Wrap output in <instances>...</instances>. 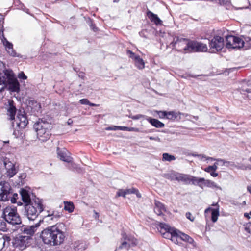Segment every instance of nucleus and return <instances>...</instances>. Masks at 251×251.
Segmentation results:
<instances>
[{
	"label": "nucleus",
	"mask_w": 251,
	"mask_h": 251,
	"mask_svg": "<svg viewBox=\"0 0 251 251\" xmlns=\"http://www.w3.org/2000/svg\"><path fill=\"white\" fill-rule=\"evenodd\" d=\"M64 227V224L57 223L44 229L40 237L45 244L50 246L60 245L64 243L66 237L65 232L62 230Z\"/></svg>",
	"instance_id": "1"
},
{
	"label": "nucleus",
	"mask_w": 251,
	"mask_h": 251,
	"mask_svg": "<svg viewBox=\"0 0 251 251\" xmlns=\"http://www.w3.org/2000/svg\"><path fill=\"white\" fill-rule=\"evenodd\" d=\"M9 86V90L12 92H18L20 90V84L13 71L10 69H4L0 72V92Z\"/></svg>",
	"instance_id": "2"
},
{
	"label": "nucleus",
	"mask_w": 251,
	"mask_h": 251,
	"mask_svg": "<svg viewBox=\"0 0 251 251\" xmlns=\"http://www.w3.org/2000/svg\"><path fill=\"white\" fill-rule=\"evenodd\" d=\"M37 133V137L42 142L48 140L51 135L50 131L52 128L51 123L43 119H39L33 126Z\"/></svg>",
	"instance_id": "3"
},
{
	"label": "nucleus",
	"mask_w": 251,
	"mask_h": 251,
	"mask_svg": "<svg viewBox=\"0 0 251 251\" xmlns=\"http://www.w3.org/2000/svg\"><path fill=\"white\" fill-rule=\"evenodd\" d=\"M44 209L41 200L38 198L32 199L31 203L25 205V213L30 220H34Z\"/></svg>",
	"instance_id": "4"
},
{
	"label": "nucleus",
	"mask_w": 251,
	"mask_h": 251,
	"mask_svg": "<svg viewBox=\"0 0 251 251\" xmlns=\"http://www.w3.org/2000/svg\"><path fill=\"white\" fill-rule=\"evenodd\" d=\"M3 214L5 220L12 225H19L22 222L16 207L7 206L4 209Z\"/></svg>",
	"instance_id": "5"
},
{
	"label": "nucleus",
	"mask_w": 251,
	"mask_h": 251,
	"mask_svg": "<svg viewBox=\"0 0 251 251\" xmlns=\"http://www.w3.org/2000/svg\"><path fill=\"white\" fill-rule=\"evenodd\" d=\"M190 41V40L188 39L175 36L170 43V45L173 49L177 51L184 53H189Z\"/></svg>",
	"instance_id": "6"
},
{
	"label": "nucleus",
	"mask_w": 251,
	"mask_h": 251,
	"mask_svg": "<svg viewBox=\"0 0 251 251\" xmlns=\"http://www.w3.org/2000/svg\"><path fill=\"white\" fill-rule=\"evenodd\" d=\"M159 227L160 228V232L163 237L165 238L171 240L175 243L177 241V230L171 228L168 225L160 223L159 224Z\"/></svg>",
	"instance_id": "7"
},
{
	"label": "nucleus",
	"mask_w": 251,
	"mask_h": 251,
	"mask_svg": "<svg viewBox=\"0 0 251 251\" xmlns=\"http://www.w3.org/2000/svg\"><path fill=\"white\" fill-rule=\"evenodd\" d=\"M226 46L228 49L243 48V39L239 37L233 35L226 36Z\"/></svg>",
	"instance_id": "8"
},
{
	"label": "nucleus",
	"mask_w": 251,
	"mask_h": 251,
	"mask_svg": "<svg viewBox=\"0 0 251 251\" xmlns=\"http://www.w3.org/2000/svg\"><path fill=\"white\" fill-rule=\"evenodd\" d=\"M189 45V53L206 52L208 50L206 44L195 40H190Z\"/></svg>",
	"instance_id": "9"
},
{
	"label": "nucleus",
	"mask_w": 251,
	"mask_h": 251,
	"mask_svg": "<svg viewBox=\"0 0 251 251\" xmlns=\"http://www.w3.org/2000/svg\"><path fill=\"white\" fill-rule=\"evenodd\" d=\"M11 188L7 182L0 183V201H6L11 198Z\"/></svg>",
	"instance_id": "10"
},
{
	"label": "nucleus",
	"mask_w": 251,
	"mask_h": 251,
	"mask_svg": "<svg viewBox=\"0 0 251 251\" xmlns=\"http://www.w3.org/2000/svg\"><path fill=\"white\" fill-rule=\"evenodd\" d=\"M209 47L211 49H215L216 51H220L224 46V39L223 37L215 35L209 41Z\"/></svg>",
	"instance_id": "11"
},
{
	"label": "nucleus",
	"mask_w": 251,
	"mask_h": 251,
	"mask_svg": "<svg viewBox=\"0 0 251 251\" xmlns=\"http://www.w3.org/2000/svg\"><path fill=\"white\" fill-rule=\"evenodd\" d=\"M3 162L5 169L7 170L6 174L9 177H13L18 172L15 165L9 158L5 157L3 158Z\"/></svg>",
	"instance_id": "12"
},
{
	"label": "nucleus",
	"mask_w": 251,
	"mask_h": 251,
	"mask_svg": "<svg viewBox=\"0 0 251 251\" xmlns=\"http://www.w3.org/2000/svg\"><path fill=\"white\" fill-rule=\"evenodd\" d=\"M196 185L201 188H203V187H207L212 189H221V187L214 181L209 179H205L204 178L197 177Z\"/></svg>",
	"instance_id": "13"
},
{
	"label": "nucleus",
	"mask_w": 251,
	"mask_h": 251,
	"mask_svg": "<svg viewBox=\"0 0 251 251\" xmlns=\"http://www.w3.org/2000/svg\"><path fill=\"white\" fill-rule=\"evenodd\" d=\"M126 53L128 55L129 57L134 60L135 65L138 69L142 70L145 68V62L139 55H136L129 50H126Z\"/></svg>",
	"instance_id": "14"
},
{
	"label": "nucleus",
	"mask_w": 251,
	"mask_h": 251,
	"mask_svg": "<svg viewBox=\"0 0 251 251\" xmlns=\"http://www.w3.org/2000/svg\"><path fill=\"white\" fill-rule=\"evenodd\" d=\"M6 109L7 110V115L9 117V119L12 121L15 120V115L17 112L15 104L12 100H8V104H6Z\"/></svg>",
	"instance_id": "15"
},
{
	"label": "nucleus",
	"mask_w": 251,
	"mask_h": 251,
	"mask_svg": "<svg viewBox=\"0 0 251 251\" xmlns=\"http://www.w3.org/2000/svg\"><path fill=\"white\" fill-rule=\"evenodd\" d=\"M16 123L20 128H24L26 126L28 121L25 111H19L17 116Z\"/></svg>",
	"instance_id": "16"
},
{
	"label": "nucleus",
	"mask_w": 251,
	"mask_h": 251,
	"mask_svg": "<svg viewBox=\"0 0 251 251\" xmlns=\"http://www.w3.org/2000/svg\"><path fill=\"white\" fill-rule=\"evenodd\" d=\"M197 177L185 174H179L176 179L178 181L184 182L185 184H189L192 183L193 185H196Z\"/></svg>",
	"instance_id": "17"
},
{
	"label": "nucleus",
	"mask_w": 251,
	"mask_h": 251,
	"mask_svg": "<svg viewBox=\"0 0 251 251\" xmlns=\"http://www.w3.org/2000/svg\"><path fill=\"white\" fill-rule=\"evenodd\" d=\"M27 240H28V237L20 236L15 239L14 245L16 247L25 248L26 247V245L28 243V242H27Z\"/></svg>",
	"instance_id": "18"
},
{
	"label": "nucleus",
	"mask_w": 251,
	"mask_h": 251,
	"mask_svg": "<svg viewBox=\"0 0 251 251\" xmlns=\"http://www.w3.org/2000/svg\"><path fill=\"white\" fill-rule=\"evenodd\" d=\"M57 151L58 157L61 160L68 163H71L72 162L73 158L66 155V150L65 149L60 150L59 148H57Z\"/></svg>",
	"instance_id": "19"
},
{
	"label": "nucleus",
	"mask_w": 251,
	"mask_h": 251,
	"mask_svg": "<svg viewBox=\"0 0 251 251\" xmlns=\"http://www.w3.org/2000/svg\"><path fill=\"white\" fill-rule=\"evenodd\" d=\"M147 16L150 21L154 23L156 25H161L162 21L160 19L156 14H154L151 11L148 10L147 12Z\"/></svg>",
	"instance_id": "20"
},
{
	"label": "nucleus",
	"mask_w": 251,
	"mask_h": 251,
	"mask_svg": "<svg viewBox=\"0 0 251 251\" xmlns=\"http://www.w3.org/2000/svg\"><path fill=\"white\" fill-rule=\"evenodd\" d=\"M39 226V225L31 226H26L23 228V233L24 234H26L27 236L26 237H28V239L30 238V237L33 235L36 231L37 227Z\"/></svg>",
	"instance_id": "21"
},
{
	"label": "nucleus",
	"mask_w": 251,
	"mask_h": 251,
	"mask_svg": "<svg viewBox=\"0 0 251 251\" xmlns=\"http://www.w3.org/2000/svg\"><path fill=\"white\" fill-rule=\"evenodd\" d=\"M4 29L3 27L0 29V36L1 40L3 43V45L5 46L7 50H13V44L9 42L7 39L5 37L4 35Z\"/></svg>",
	"instance_id": "22"
},
{
	"label": "nucleus",
	"mask_w": 251,
	"mask_h": 251,
	"mask_svg": "<svg viewBox=\"0 0 251 251\" xmlns=\"http://www.w3.org/2000/svg\"><path fill=\"white\" fill-rule=\"evenodd\" d=\"M154 212L158 215H161L166 211L165 205L159 201H155Z\"/></svg>",
	"instance_id": "23"
},
{
	"label": "nucleus",
	"mask_w": 251,
	"mask_h": 251,
	"mask_svg": "<svg viewBox=\"0 0 251 251\" xmlns=\"http://www.w3.org/2000/svg\"><path fill=\"white\" fill-rule=\"evenodd\" d=\"M177 240L179 238L189 243H192L194 241L193 238H191L190 236L185 233L179 231L178 230H177ZM176 242H177V240L176 241Z\"/></svg>",
	"instance_id": "24"
},
{
	"label": "nucleus",
	"mask_w": 251,
	"mask_h": 251,
	"mask_svg": "<svg viewBox=\"0 0 251 251\" xmlns=\"http://www.w3.org/2000/svg\"><path fill=\"white\" fill-rule=\"evenodd\" d=\"M21 195L22 199L25 204L31 203L32 200L30 199V195L27 191L25 189H22L21 192Z\"/></svg>",
	"instance_id": "25"
},
{
	"label": "nucleus",
	"mask_w": 251,
	"mask_h": 251,
	"mask_svg": "<svg viewBox=\"0 0 251 251\" xmlns=\"http://www.w3.org/2000/svg\"><path fill=\"white\" fill-rule=\"evenodd\" d=\"M147 120L153 126L156 128H162L164 127L165 125L162 122H160L158 120L154 118L149 117L147 118Z\"/></svg>",
	"instance_id": "26"
},
{
	"label": "nucleus",
	"mask_w": 251,
	"mask_h": 251,
	"mask_svg": "<svg viewBox=\"0 0 251 251\" xmlns=\"http://www.w3.org/2000/svg\"><path fill=\"white\" fill-rule=\"evenodd\" d=\"M240 93L244 96V98L251 100V88L243 86L240 88Z\"/></svg>",
	"instance_id": "27"
},
{
	"label": "nucleus",
	"mask_w": 251,
	"mask_h": 251,
	"mask_svg": "<svg viewBox=\"0 0 251 251\" xmlns=\"http://www.w3.org/2000/svg\"><path fill=\"white\" fill-rule=\"evenodd\" d=\"M64 209L68 211L69 213H72L74 211L75 206L73 202L64 201Z\"/></svg>",
	"instance_id": "28"
},
{
	"label": "nucleus",
	"mask_w": 251,
	"mask_h": 251,
	"mask_svg": "<svg viewBox=\"0 0 251 251\" xmlns=\"http://www.w3.org/2000/svg\"><path fill=\"white\" fill-rule=\"evenodd\" d=\"M85 244L82 242L77 241L75 243L74 250L75 251H83L86 249Z\"/></svg>",
	"instance_id": "29"
},
{
	"label": "nucleus",
	"mask_w": 251,
	"mask_h": 251,
	"mask_svg": "<svg viewBox=\"0 0 251 251\" xmlns=\"http://www.w3.org/2000/svg\"><path fill=\"white\" fill-rule=\"evenodd\" d=\"M62 216V214L59 212H53L51 214H49L47 217H50V219L55 222L57 221L58 219Z\"/></svg>",
	"instance_id": "30"
},
{
	"label": "nucleus",
	"mask_w": 251,
	"mask_h": 251,
	"mask_svg": "<svg viewBox=\"0 0 251 251\" xmlns=\"http://www.w3.org/2000/svg\"><path fill=\"white\" fill-rule=\"evenodd\" d=\"M180 113H177L175 111L167 112L166 119L171 120H175L178 116Z\"/></svg>",
	"instance_id": "31"
},
{
	"label": "nucleus",
	"mask_w": 251,
	"mask_h": 251,
	"mask_svg": "<svg viewBox=\"0 0 251 251\" xmlns=\"http://www.w3.org/2000/svg\"><path fill=\"white\" fill-rule=\"evenodd\" d=\"M125 190L126 195L135 194L138 198H140L141 197V194L139 193L138 190L135 188H132L131 189H127Z\"/></svg>",
	"instance_id": "32"
},
{
	"label": "nucleus",
	"mask_w": 251,
	"mask_h": 251,
	"mask_svg": "<svg viewBox=\"0 0 251 251\" xmlns=\"http://www.w3.org/2000/svg\"><path fill=\"white\" fill-rule=\"evenodd\" d=\"M175 160H176L175 156L170 155L168 153H164L162 155V160L163 161L171 162Z\"/></svg>",
	"instance_id": "33"
},
{
	"label": "nucleus",
	"mask_w": 251,
	"mask_h": 251,
	"mask_svg": "<svg viewBox=\"0 0 251 251\" xmlns=\"http://www.w3.org/2000/svg\"><path fill=\"white\" fill-rule=\"evenodd\" d=\"M211 212V220L213 223L216 222L219 215V211L218 209H212Z\"/></svg>",
	"instance_id": "34"
},
{
	"label": "nucleus",
	"mask_w": 251,
	"mask_h": 251,
	"mask_svg": "<svg viewBox=\"0 0 251 251\" xmlns=\"http://www.w3.org/2000/svg\"><path fill=\"white\" fill-rule=\"evenodd\" d=\"M243 48L247 50L251 47V38L249 37H245L243 40Z\"/></svg>",
	"instance_id": "35"
},
{
	"label": "nucleus",
	"mask_w": 251,
	"mask_h": 251,
	"mask_svg": "<svg viewBox=\"0 0 251 251\" xmlns=\"http://www.w3.org/2000/svg\"><path fill=\"white\" fill-rule=\"evenodd\" d=\"M79 102L81 104L83 105H89L91 106H99V104H96L93 103H91L87 99H82L80 100Z\"/></svg>",
	"instance_id": "36"
},
{
	"label": "nucleus",
	"mask_w": 251,
	"mask_h": 251,
	"mask_svg": "<svg viewBox=\"0 0 251 251\" xmlns=\"http://www.w3.org/2000/svg\"><path fill=\"white\" fill-rule=\"evenodd\" d=\"M6 221L3 219H0V230L2 231H6L7 230Z\"/></svg>",
	"instance_id": "37"
},
{
	"label": "nucleus",
	"mask_w": 251,
	"mask_h": 251,
	"mask_svg": "<svg viewBox=\"0 0 251 251\" xmlns=\"http://www.w3.org/2000/svg\"><path fill=\"white\" fill-rule=\"evenodd\" d=\"M130 243V246H134L137 245L138 241L136 238L132 236H130L129 238H128L127 240Z\"/></svg>",
	"instance_id": "38"
},
{
	"label": "nucleus",
	"mask_w": 251,
	"mask_h": 251,
	"mask_svg": "<svg viewBox=\"0 0 251 251\" xmlns=\"http://www.w3.org/2000/svg\"><path fill=\"white\" fill-rule=\"evenodd\" d=\"M126 190L124 189H119L116 193V197H123L124 198L126 197Z\"/></svg>",
	"instance_id": "39"
},
{
	"label": "nucleus",
	"mask_w": 251,
	"mask_h": 251,
	"mask_svg": "<svg viewBox=\"0 0 251 251\" xmlns=\"http://www.w3.org/2000/svg\"><path fill=\"white\" fill-rule=\"evenodd\" d=\"M130 247V243H128L127 241H124L121 244V245L119 247V249H122L124 248H127V249H129Z\"/></svg>",
	"instance_id": "40"
},
{
	"label": "nucleus",
	"mask_w": 251,
	"mask_h": 251,
	"mask_svg": "<svg viewBox=\"0 0 251 251\" xmlns=\"http://www.w3.org/2000/svg\"><path fill=\"white\" fill-rule=\"evenodd\" d=\"M245 230L247 233L251 234V222H249L246 224Z\"/></svg>",
	"instance_id": "41"
},
{
	"label": "nucleus",
	"mask_w": 251,
	"mask_h": 251,
	"mask_svg": "<svg viewBox=\"0 0 251 251\" xmlns=\"http://www.w3.org/2000/svg\"><path fill=\"white\" fill-rule=\"evenodd\" d=\"M158 114L160 118H166L167 111H160L158 112Z\"/></svg>",
	"instance_id": "42"
},
{
	"label": "nucleus",
	"mask_w": 251,
	"mask_h": 251,
	"mask_svg": "<svg viewBox=\"0 0 251 251\" xmlns=\"http://www.w3.org/2000/svg\"><path fill=\"white\" fill-rule=\"evenodd\" d=\"M185 216L187 219L190 220L192 222H193L195 220V217L193 216L191 213L189 212H186Z\"/></svg>",
	"instance_id": "43"
},
{
	"label": "nucleus",
	"mask_w": 251,
	"mask_h": 251,
	"mask_svg": "<svg viewBox=\"0 0 251 251\" xmlns=\"http://www.w3.org/2000/svg\"><path fill=\"white\" fill-rule=\"evenodd\" d=\"M128 127L127 126H114V130H120L123 131H128Z\"/></svg>",
	"instance_id": "44"
},
{
	"label": "nucleus",
	"mask_w": 251,
	"mask_h": 251,
	"mask_svg": "<svg viewBox=\"0 0 251 251\" xmlns=\"http://www.w3.org/2000/svg\"><path fill=\"white\" fill-rule=\"evenodd\" d=\"M2 238L4 240V241H3L4 245H5L6 242H7L8 244H9V242L11 240L10 237L9 236L6 235L3 236Z\"/></svg>",
	"instance_id": "45"
},
{
	"label": "nucleus",
	"mask_w": 251,
	"mask_h": 251,
	"mask_svg": "<svg viewBox=\"0 0 251 251\" xmlns=\"http://www.w3.org/2000/svg\"><path fill=\"white\" fill-rule=\"evenodd\" d=\"M203 170L206 172L209 173L210 174H211L212 171H213V167L211 166H208L207 167L204 168Z\"/></svg>",
	"instance_id": "46"
},
{
	"label": "nucleus",
	"mask_w": 251,
	"mask_h": 251,
	"mask_svg": "<svg viewBox=\"0 0 251 251\" xmlns=\"http://www.w3.org/2000/svg\"><path fill=\"white\" fill-rule=\"evenodd\" d=\"M90 27H91V28L94 32H97L99 30V28L96 26V25L93 23H91Z\"/></svg>",
	"instance_id": "47"
},
{
	"label": "nucleus",
	"mask_w": 251,
	"mask_h": 251,
	"mask_svg": "<svg viewBox=\"0 0 251 251\" xmlns=\"http://www.w3.org/2000/svg\"><path fill=\"white\" fill-rule=\"evenodd\" d=\"M130 235H128L126 233L124 232L122 233V239L124 240V241H127L128 238L130 237Z\"/></svg>",
	"instance_id": "48"
},
{
	"label": "nucleus",
	"mask_w": 251,
	"mask_h": 251,
	"mask_svg": "<svg viewBox=\"0 0 251 251\" xmlns=\"http://www.w3.org/2000/svg\"><path fill=\"white\" fill-rule=\"evenodd\" d=\"M145 116L142 114H138L132 117V119L133 120H138L141 118L144 117Z\"/></svg>",
	"instance_id": "49"
},
{
	"label": "nucleus",
	"mask_w": 251,
	"mask_h": 251,
	"mask_svg": "<svg viewBox=\"0 0 251 251\" xmlns=\"http://www.w3.org/2000/svg\"><path fill=\"white\" fill-rule=\"evenodd\" d=\"M128 131H134L136 132H139L140 131L139 129L138 128L128 127Z\"/></svg>",
	"instance_id": "50"
},
{
	"label": "nucleus",
	"mask_w": 251,
	"mask_h": 251,
	"mask_svg": "<svg viewBox=\"0 0 251 251\" xmlns=\"http://www.w3.org/2000/svg\"><path fill=\"white\" fill-rule=\"evenodd\" d=\"M4 18L3 17V16L1 14H0V26H1V27H3V29H4L3 28V24L4 23Z\"/></svg>",
	"instance_id": "51"
},
{
	"label": "nucleus",
	"mask_w": 251,
	"mask_h": 251,
	"mask_svg": "<svg viewBox=\"0 0 251 251\" xmlns=\"http://www.w3.org/2000/svg\"><path fill=\"white\" fill-rule=\"evenodd\" d=\"M19 77L23 79H26L27 77L25 75L24 72H22L19 74Z\"/></svg>",
	"instance_id": "52"
},
{
	"label": "nucleus",
	"mask_w": 251,
	"mask_h": 251,
	"mask_svg": "<svg viewBox=\"0 0 251 251\" xmlns=\"http://www.w3.org/2000/svg\"><path fill=\"white\" fill-rule=\"evenodd\" d=\"M149 138L151 140H154V141H157V142L160 141V139L157 136L155 137H154L152 136H149Z\"/></svg>",
	"instance_id": "53"
},
{
	"label": "nucleus",
	"mask_w": 251,
	"mask_h": 251,
	"mask_svg": "<svg viewBox=\"0 0 251 251\" xmlns=\"http://www.w3.org/2000/svg\"><path fill=\"white\" fill-rule=\"evenodd\" d=\"M215 171H213L210 174L211 176H212L213 177H216L218 175V173L215 172Z\"/></svg>",
	"instance_id": "54"
},
{
	"label": "nucleus",
	"mask_w": 251,
	"mask_h": 251,
	"mask_svg": "<svg viewBox=\"0 0 251 251\" xmlns=\"http://www.w3.org/2000/svg\"><path fill=\"white\" fill-rule=\"evenodd\" d=\"M31 102L33 104H35L36 106H38L39 108H41V105L40 103H38L37 101H31Z\"/></svg>",
	"instance_id": "55"
},
{
	"label": "nucleus",
	"mask_w": 251,
	"mask_h": 251,
	"mask_svg": "<svg viewBox=\"0 0 251 251\" xmlns=\"http://www.w3.org/2000/svg\"><path fill=\"white\" fill-rule=\"evenodd\" d=\"M211 166L213 167V171H216L217 169V164L216 163H215Z\"/></svg>",
	"instance_id": "56"
},
{
	"label": "nucleus",
	"mask_w": 251,
	"mask_h": 251,
	"mask_svg": "<svg viewBox=\"0 0 251 251\" xmlns=\"http://www.w3.org/2000/svg\"><path fill=\"white\" fill-rule=\"evenodd\" d=\"M244 215V217L247 218L248 219H249L250 218V217L249 216V214L247 213H245Z\"/></svg>",
	"instance_id": "57"
},
{
	"label": "nucleus",
	"mask_w": 251,
	"mask_h": 251,
	"mask_svg": "<svg viewBox=\"0 0 251 251\" xmlns=\"http://www.w3.org/2000/svg\"><path fill=\"white\" fill-rule=\"evenodd\" d=\"M247 190L251 194V185L247 186Z\"/></svg>",
	"instance_id": "58"
},
{
	"label": "nucleus",
	"mask_w": 251,
	"mask_h": 251,
	"mask_svg": "<svg viewBox=\"0 0 251 251\" xmlns=\"http://www.w3.org/2000/svg\"><path fill=\"white\" fill-rule=\"evenodd\" d=\"M20 177L21 178H25V177H26V174L25 173H24L23 174H22Z\"/></svg>",
	"instance_id": "59"
},
{
	"label": "nucleus",
	"mask_w": 251,
	"mask_h": 251,
	"mask_svg": "<svg viewBox=\"0 0 251 251\" xmlns=\"http://www.w3.org/2000/svg\"><path fill=\"white\" fill-rule=\"evenodd\" d=\"M11 201L12 203H14L16 202V199L14 197L12 198L11 199Z\"/></svg>",
	"instance_id": "60"
},
{
	"label": "nucleus",
	"mask_w": 251,
	"mask_h": 251,
	"mask_svg": "<svg viewBox=\"0 0 251 251\" xmlns=\"http://www.w3.org/2000/svg\"><path fill=\"white\" fill-rule=\"evenodd\" d=\"M107 130H114V128L111 127H108L106 128Z\"/></svg>",
	"instance_id": "61"
},
{
	"label": "nucleus",
	"mask_w": 251,
	"mask_h": 251,
	"mask_svg": "<svg viewBox=\"0 0 251 251\" xmlns=\"http://www.w3.org/2000/svg\"><path fill=\"white\" fill-rule=\"evenodd\" d=\"M72 122H73V121L71 119H69V120L68 121V123L69 125H70Z\"/></svg>",
	"instance_id": "62"
},
{
	"label": "nucleus",
	"mask_w": 251,
	"mask_h": 251,
	"mask_svg": "<svg viewBox=\"0 0 251 251\" xmlns=\"http://www.w3.org/2000/svg\"><path fill=\"white\" fill-rule=\"evenodd\" d=\"M79 76L80 77H81L82 78H84V75H79Z\"/></svg>",
	"instance_id": "63"
},
{
	"label": "nucleus",
	"mask_w": 251,
	"mask_h": 251,
	"mask_svg": "<svg viewBox=\"0 0 251 251\" xmlns=\"http://www.w3.org/2000/svg\"><path fill=\"white\" fill-rule=\"evenodd\" d=\"M119 1V0H114V2H117Z\"/></svg>",
	"instance_id": "64"
}]
</instances>
